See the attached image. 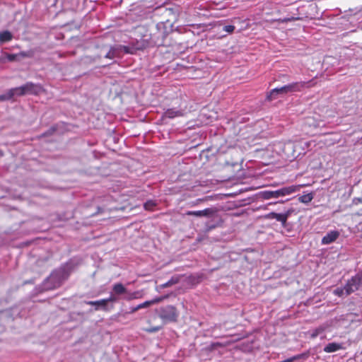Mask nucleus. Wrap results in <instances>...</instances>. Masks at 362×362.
<instances>
[{
  "mask_svg": "<svg viewBox=\"0 0 362 362\" xmlns=\"http://www.w3.org/2000/svg\"><path fill=\"white\" fill-rule=\"evenodd\" d=\"M119 299V298L113 293L110 294L109 298H104V300H105V304L108 305L109 302H117Z\"/></svg>",
  "mask_w": 362,
  "mask_h": 362,
  "instance_id": "26",
  "label": "nucleus"
},
{
  "mask_svg": "<svg viewBox=\"0 0 362 362\" xmlns=\"http://www.w3.org/2000/svg\"><path fill=\"white\" fill-rule=\"evenodd\" d=\"M16 95L14 88L8 89L4 93L0 95V101L10 100L13 99Z\"/></svg>",
  "mask_w": 362,
  "mask_h": 362,
  "instance_id": "19",
  "label": "nucleus"
},
{
  "mask_svg": "<svg viewBox=\"0 0 362 362\" xmlns=\"http://www.w3.org/2000/svg\"><path fill=\"white\" fill-rule=\"evenodd\" d=\"M332 321H327L321 324L318 327L308 331L310 337L311 339H315L317 337H320L321 339H325L326 337L325 333L332 330Z\"/></svg>",
  "mask_w": 362,
  "mask_h": 362,
  "instance_id": "6",
  "label": "nucleus"
},
{
  "mask_svg": "<svg viewBox=\"0 0 362 362\" xmlns=\"http://www.w3.org/2000/svg\"><path fill=\"white\" fill-rule=\"evenodd\" d=\"M301 185H290L276 190H264L259 192L260 197L264 199H278L298 191Z\"/></svg>",
  "mask_w": 362,
  "mask_h": 362,
  "instance_id": "2",
  "label": "nucleus"
},
{
  "mask_svg": "<svg viewBox=\"0 0 362 362\" xmlns=\"http://www.w3.org/2000/svg\"><path fill=\"white\" fill-rule=\"evenodd\" d=\"M234 30H235V26L232 25H227L223 26V30L226 33H233Z\"/></svg>",
  "mask_w": 362,
  "mask_h": 362,
  "instance_id": "27",
  "label": "nucleus"
},
{
  "mask_svg": "<svg viewBox=\"0 0 362 362\" xmlns=\"http://www.w3.org/2000/svg\"><path fill=\"white\" fill-rule=\"evenodd\" d=\"M77 260L71 259L59 268L53 271L42 284V290H52L61 286L77 268Z\"/></svg>",
  "mask_w": 362,
  "mask_h": 362,
  "instance_id": "1",
  "label": "nucleus"
},
{
  "mask_svg": "<svg viewBox=\"0 0 362 362\" xmlns=\"http://www.w3.org/2000/svg\"><path fill=\"white\" fill-rule=\"evenodd\" d=\"M159 317L165 322H176L178 317V312L173 305H166L158 310Z\"/></svg>",
  "mask_w": 362,
  "mask_h": 362,
  "instance_id": "3",
  "label": "nucleus"
},
{
  "mask_svg": "<svg viewBox=\"0 0 362 362\" xmlns=\"http://www.w3.org/2000/svg\"><path fill=\"white\" fill-rule=\"evenodd\" d=\"M86 304L90 305H94L95 310H102L104 311H110L114 307L113 305L109 306L108 305H106L105 300H104V299H100V300H95V301H87Z\"/></svg>",
  "mask_w": 362,
  "mask_h": 362,
  "instance_id": "14",
  "label": "nucleus"
},
{
  "mask_svg": "<svg viewBox=\"0 0 362 362\" xmlns=\"http://www.w3.org/2000/svg\"><path fill=\"white\" fill-rule=\"evenodd\" d=\"M163 299V297H158V298H153V300H146L142 303H140L138 305H136V307L133 308L132 309V312H136L140 309H142V308H147L153 304H155V303H159Z\"/></svg>",
  "mask_w": 362,
  "mask_h": 362,
  "instance_id": "17",
  "label": "nucleus"
},
{
  "mask_svg": "<svg viewBox=\"0 0 362 362\" xmlns=\"http://www.w3.org/2000/svg\"><path fill=\"white\" fill-rule=\"evenodd\" d=\"M123 48H124V49L125 52H128V51H127L128 47H123Z\"/></svg>",
  "mask_w": 362,
  "mask_h": 362,
  "instance_id": "31",
  "label": "nucleus"
},
{
  "mask_svg": "<svg viewBox=\"0 0 362 362\" xmlns=\"http://www.w3.org/2000/svg\"><path fill=\"white\" fill-rule=\"evenodd\" d=\"M160 327L159 326H156V327H151L148 329H146V332H149V333H154V332H156L158 331H159L160 329Z\"/></svg>",
  "mask_w": 362,
  "mask_h": 362,
  "instance_id": "28",
  "label": "nucleus"
},
{
  "mask_svg": "<svg viewBox=\"0 0 362 362\" xmlns=\"http://www.w3.org/2000/svg\"><path fill=\"white\" fill-rule=\"evenodd\" d=\"M157 206L156 200L149 199L144 204V208L146 211H153L155 207Z\"/></svg>",
  "mask_w": 362,
  "mask_h": 362,
  "instance_id": "22",
  "label": "nucleus"
},
{
  "mask_svg": "<svg viewBox=\"0 0 362 362\" xmlns=\"http://www.w3.org/2000/svg\"><path fill=\"white\" fill-rule=\"evenodd\" d=\"M185 115V110L182 109H177L175 107L167 109L163 117L168 119H174L175 117H180Z\"/></svg>",
  "mask_w": 362,
  "mask_h": 362,
  "instance_id": "13",
  "label": "nucleus"
},
{
  "mask_svg": "<svg viewBox=\"0 0 362 362\" xmlns=\"http://www.w3.org/2000/svg\"><path fill=\"white\" fill-rule=\"evenodd\" d=\"M112 292L117 296L123 295L122 298L127 301L138 298L139 294L138 291H128L121 283H117L112 286Z\"/></svg>",
  "mask_w": 362,
  "mask_h": 362,
  "instance_id": "5",
  "label": "nucleus"
},
{
  "mask_svg": "<svg viewBox=\"0 0 362 362\" xmlns=\"http://www.w3.org/2000/svg\"><path fill=\"white\" fill-rule=\"evenodd\" d=\"M54 128L52 127L47 132L43 134L42 136H45L46 135L49 134H52L53 132H54Z\"/></svg>",
  "mask_w": 362,
  "mask_h": 362,
  "instance_id": "30",
  "label": "nucleus"
},
{
  "mask_svg": "<svg viewBox=\"0 0 362 362\" xmlns=\"http://www.w3.org/2000/svg\"><path fill=\"white\" fill-rule=\"evenodd\" d=\"M313 86L312 81H299L294 82L287 85L284 86V90H286V93H293V92H300L304 88H310Z\"/></svg>",
  "mask_w": 362,
  "mask_h": 362,
  "instance_id": "10",
  "label": "nucleus"
},
{
  "mask_svg": "<svg viewBox=\"0 0 362 362\" xmlns=\"http://www.w3.org/2000/svg\"><path fill=\"white\" fill-rule=\"evenodd\" d=\"M308 356V354L307 353H302L300 354H296L295 356H293L290 358H288L284 361H281V362H294L300 359H305Z\"/></svg>",
  "mask_w": 362,
  "mask_h": 362,
  "instance_id": "20",
  "label": "nucleus"
},
{
  "mask_svg": "<svg viewBox=\"0 0 362 362\" xmlns=\"http://www.w3.org/2000/svg\"><path fill=\"white\" fill-rule=\"evenodd\" d=\"M216 211H217L214 208H206L200 211H187L185 214L187 216H194L197 217H212Z\"/></svg>",
  "mask_w": 362,
  "mask_h": 362,
  "instance_id": "11",
  "label": "nucleus"
},
{
  "mask_svg": "<svg viewBox=\"0 0 362 362\" xmlns=\"http://www.w3.org/2000/svg\"><path fill=\"white\" fill-rule=\"evenodd\" d=\"M287 94L286 90H284V87L281 86L279 88H273L269 91V93L267 95V98L268 100H272L276 99L279 95H284Z\"/></svg>",
  "mask_w": 362,
  "mask_h": 362,
  "instance_id": "16",
  "label": "nucleus"
},
{
  "mask_svg": "<svg viewBox=\"0 0 362 362\" xmlns=\"http://www.w3.org/2000/svg\"><path fill=\"white\" fill-rule=\"evenodd\" d=\"M293 211L294 209L293 208H290L284 213L270 212L265 215V218L267 219H276V221L280 222L283 226H285L288 218Z\"/></svg>",
  "mask_w": 362,
  "mask_h": 362,
  "instance_id": "9",
  "label": "nucleus"
},
{
  "mask_svg": "<svg viewBox=\"0 0 362 362\" xmlns=\"http://www.w3.org/2000/svg\"><path fill=\"white\" fill-rule=\"evenodd\" d=\"M32 54L30 52L22 51L18 54H8L6 52H3L2 55L0 57V62L1 63H6V62H20L21 58L25 57H31Z\"/></svg>",
  "mask_w": 362,
  "mask_h": 362,
  "instance_id": "7",
  "label": "nucleus"
},
{
  "mask_svg": "<svg viewBox=\"0 0 362 362\" xmlns=\"http://www.w3.org/2000/svg\"><path fill=\"white\" fill-rule=\"evenodd\" d=\"M13 39V34L8 30L0 31V44L10 42Z\"/></svg>",
  "mask_w": 362,
  "mask_h": 362,
  "instance_id": "18",
  "label": "nucleus"
},
{
  "mask_svg": "<svg viewBox=\"0 0 362 362\" xmlns=\"http://www.w3.org/2000/svg\"><path fill=\"white\" fill-rule=\"evenodd\" d=\"M42 89L39 84L28 82L23 86L14 88L16 96H22L25 94H38Z\"/></svg>",
  "mask_w": 362,
  "mask_h": 362,
  "instance_id": "4",
  "label": "nucleus"
},
{
  "mask_svg": "<svg viewBox=\"0 0 362 362\" xmlns=\"http://www.w3.org/2000/svg\"><path fill=\"white\" fill-rule=\"evenodd\" d=\"M340 233L337 230H330L322 237L321 240L322 245H329L335 242L339 237Z\"/></svg>",
  "mask_w": 362,
  "mask_h": 362,
  "instance_id": "12",
  "label": "nucleus"
},
{
  "mask_svg": "<svg viewBox=\"0 0 362 362\" xmlns=\"http://www.w3.org/2000/svg\"><path fill=\"white\" fill-rule=\"evenodd\" d=\"M334 294L339 296V297H341V296H347L346 295V286L344 285L343 287H338L334 291Z\"/></svg>",
  "mask_w": 362,
  "mask_h": 362,
  "instance_id": "25",
  "label": "nucleus"
},
{
  "mask_svg": "<svg viewBox=\"0 0 362 362\" xmlns=\"http://www.w3.org/2000/svg\"><path fill=\"white\" fill-rule=\"evenodd\" d=\"M313 199V193H308L298 197V201L303 204L310 203Z\"/></svg>",
  "mask_w": 362,
  "mask_h": 362,
  "instance_id": "23",
  "label": "nucleus"
},
{
  "mask_svg": "<svg viewBox=\"0 0 362 362\" xmlns=\"http://www.w3.org/2000/svg\"><path fill=\"white\" fill-rule=\"evenodd\" d=\"M344 349V343L331 342L324 346L323 351L329 354L337 352Z\"/></svg>",
  "mask_w": 362,
  "mask_h": 362,
  "instance_id": "15",
  "label": "nucleus"
},
{
  "mask_svg": "<svg viewBox=\"0 0 362 362\" xmlns=\"http://www.w3.org/2000/svg\"><path fill=\"white\" fill-rule=\"evenodd\" d=\"M216 226L215 224H213V223H209V222H207V223H206V231H209V230H212V229L215 228H216Z\"/></svg>",
  "mask_w": 362,
  "mask_h": 362,
  "instance_id": "29",
  "label": "nucleus"
},
{
  "mask_svg": "<svg viewBox=\"0 0 362 362\" xmlns=\"http://www.w3.org/2000/svg\"><path fill=\"white\" fill-rule=\"evenodd\" d=\"M119 57V47H111L108 52L105 54V57L112 59L115 57Z\"/></svg>",
  "mask_w": 362,
  "mask_h": 362,
  "instance_id": "21",
  "label": "nucleus"
},
{
  "mask_svg": "<svg viewBox=\"0 0 362 362\" xmlns=\"http://www.w3.org/2000/svg\"><path fill=\"white\" fill-rule=\"evenodd\" d=\"M179 282V277L178 276H172L170 280H168L167 282L160 285V288H165L167 287L171 286L174 284H176Z\"/></svg>",
  "mask_w": 362,
  "mask_h": 362,
  "instance_id": "24",
  "label": "nucleus"
},
{
  "mask_svg": "<svg viewBox=\"0 0 362 362\" xmlns=\"http://www.w3.org/2000/svg\"><path fill=\"white\" fill-rule=\"evenodd\" d=\"M362 285V272L357 273L355 276H352L351 279L348 280L346 286V295L358 291Z\"/></svg>",
  "mask_w": 362,
  "mask_h": 362,
  "instance_id": "8",
  "label": "nucleus"
}]
</instances>
